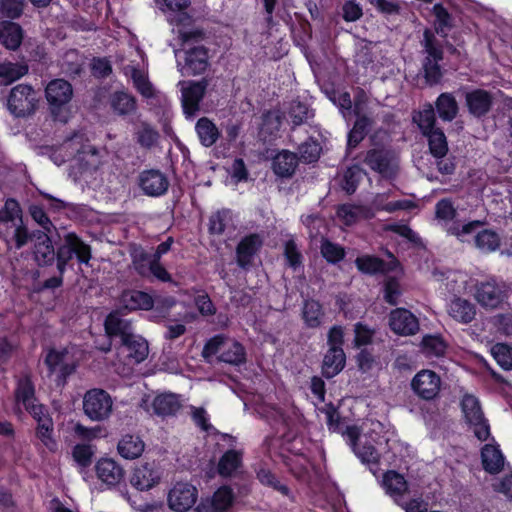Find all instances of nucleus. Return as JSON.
<instances>
[{
    "instance_id": "393cba45",
    "label": "nucleus",
    "mask_w": 512,
    "mask_h": 512,
    "mask_svg": "<svg viewBox=\"0 0 512 512\" xmlns=\"http://www.w3.org/2000/svg\"><path fill=\"white\" fill-rule=\"evenodd\" d=\"M298 162V155L296 153L282 150L273 158V171L279 177L290 178L295 173Z\"/></svg>"
},
{
    "instance_id": "5fc2aeb1",
    "label": "nucleus",
    "mask_w": 512,
    "mask_h": 512,
    "mask_svg": "<svg viewBox=\"0 0 512 512\" xmlns=\"http://www.w3.org/2000/svg\"><path fill=\"white\" fill-rule=\"evenodd\" d=\"M53 430L52 419H44L37 425L36 435L47 449L54 452L57 450V442L52 436Z\"/></svg>"
},
{
    "instance_id": "a211bd4d",
    "label": "nucleus",
    "mask_w": 512,
    "mask_h": 512,
    "mask_svg": "<svg viewBox=\"0 0 512 512\" xmlns=\"http://www.w3.org/2000/svg\"><path fill=\"white\" fill-rule=\"evenodd\" d=\"M390 261L385 262L384 260L371 255L359 256L355 260V265L359 271L365 274H377V273H388L395 270L398 266L397 259L392 253L387 252Z\"/></svg>"
},
{
    "instance_id": "39448f33",
    "label": "nucleus",
    "mask_w": 512,
    "mask_h": 512,
    "mask_svg": "<svg viewBox=\"0 0 512 512\" xmlns=\"http://www.w3.org/2000/svg\"><path fill=\"white\" fill-rule=\"evenodd\" d=\"M83 412L94 422L107 420L113 411V399L111 395L101 388H92L83 396Z\"/></svg>"
},
{
    "instance_id": "f03ea898",
    "label": "nucleus",
    "mask_w": 512,
    "mask_h": 512,
    "mask_svg": "<svg viewBox=\"0 0 512 512\" xmlns=\"http://www.w3.org/2000/svg\"><path fill=\"white\" fill-rule=\"evenodd\" d=\"M218 354V360L231 365H241L246 361L244 346L222 335L211 338L204 346L202 356L207 359Z\"/></svg>"
},
{
    "instance_id": "3c124183",
    "label": "nucleus",
    "mask_w": 512,
    "mask_h": 512,
    "mask_svg": "<svg viewBox=\"0 0 512 512\" xmlns=\"http://www.w3.org/2000/svg\"><path fill=\"white\" fill-rule=\"evenodd\" d=\"M425 57L443 60V47L442 44L436 39L434 32L430 29H425L423 32V40L421 41Z\"/></svg>"
},
{
    "instance_id": "9d476101",
    "label": "nucleus",
    "mask_w": 512,
    "mask_h": 512,
    "mask_svg": "<svg viewBox=\"0 0 512 512\" xmlns=\"http://www.w3.org/2000/svg\"><path fill=\"white\" fill-rule=\"evenodd\" d=\"M345 436L347 437V441L356 456L362 461V463L367 464L371 472L376 475L379 470L378 464L380 454L375 447L367 441L364 443L358 442L359 430L357 427H347Z\"/></svg>"
},
{
    "instance_id": "dca6fc26",
    "label": "nucleus",
    "mask_w": 512,
    "mask_h": 512,
    "mask_svg": "<svg viewBox=\"0 0 512 512\" xmlns=\"http://www.w3.org/2000/svg\"><path fill=\"white\" fill-rule=\"evenodd\" d=\"M34 258L39 266H51L57 261V248L55 249L51 238L46 232L34 231Z\"/></svg>"
},
{
    "instance_id": "ea45409f",
    "label": "nucleus",
    "mask_w": 512,
    "mask_h": 512,
    "mask_svg": "<svg viewBox=\"0 0 512 512\" xmlns=\"http://www.w3.org/2000/svg\"><path fill=\"white\" fill-rule=\"evenodd\" d=\"M22 211L18 202L14 199H7L4 207L0 209V234L5 232L15 221L20 222Z\"/></svg>"
},
{
    "instance_id": "a19ab883",
    "label": "nucleus",
    "mask_w": 512,
    "mask_h": 512,
    "mask_svg": "<svg viewBox=\"0 0 512 512\" xmlns=\"http://www.w3.org/2000/svg\"><path fill=\"white\" fill-rule=\"evenodd\" d=\"M77 136L67 139L59 147H47V153H49L50 159L56 164L61 165L71 158L75 153L79 152V149L74 148Z\"/></svg>"
},
{
    "instance_id": "f8f14e48",
    "label": "nucleus",
    "mask_w": 512,
    "mask_h": 512,
    "mask_svg": "<svg viewBox=\"0 0 512 512\" xmlns=\"http://www.w3.org/2000/svg\"><path fill=\"white\" fill-rule=\"evenodd\" d=\"M198 498L195 486L188 482H177L169 491L167 502L171 510L186 512L194 506Z\"/></svg>"
},
{
    "instance_id": "a878e982",
    "label": "nucleus",
    "mask_w": 512,
    "mask_h": 512,
    "mask_svg": "<svg viewBox=\"0 0 512 512\" xmlns=\"http://www.w3.org/2000/svg\"><path fill=\"white\" fill-rule=\"evenodd\" d=\"M243 453L239 450H228L219 459L217 472L221 477H233L242 469Z\"/></svg>"
},
{
    "instance_id": "e2e57ef3",
    "label": "nucleus",
    "mask_w": 512,
    "mask_h": 512,
    "mask_svg": "<svg viewBox=\"0 0 512 512\" xmlns=\"http://www.w3.org/2000/svg\"><path fill=\"white\" fill-rule=\"evenodd\" d=\"M298 161L304 163H313L320 157L321 147L315 140H308L302 143L299 148Z\"/></svg>"
},
{
    "instance_id": "423d86ee",
    "label": "nucleus",
    "mask_w": 512,
    "mask_h": 512,
    "mask_svg": "<svg viewBox=\"0 0 512 512\" xmlns=\"http://www.w3.org/2000/svg\"><path fill=\"white\" fill-rule=\"evenodd\" d=\"M461 409L466 423L473 429L477 439L486 441L490 436V426L479 400L471 394H465L461 400Z\"/></svg>"
},
{
    "instance_id": "58836bf2",
    "label": "nucleus",
    "mask_w": 512,
    "mask_h": 512,
    "mask_svg": "<svg viewBox=\"0 0 512 512\" xmlns=\"http://www.w3.org/2000/svg\"><path fill=\"white\" fill-rule=\"evenodd\" d=\"M200 143L205 147L214 145L220 137L219 129L207 117L200 118L195 126Z\"/></svg>"
},
{
    "instance_id": "bb28decb",
    "label": "nucleus",
    "mask_w": 512,
    "mask_h": 512,
    "mask_svg": "<svg viewBox=\"0 0 512 512\" xmlns=\"http://www.w3.org/2000/svg\"><path fill=\"white\" fill-rule=\"evenodd\" d=\"M434 110L442 121L452 122L459 113V105L452 93L444 92L437 97Z\"/></svg>"
},
{
    "instance_id": "4c0bfd02",
    "label": "nucleus",
    "mask_w": 512,
    "mask_h": 512,
    "mask_svg": "<svg viewBox=\"0 0 512 512\" xmlns=\"http://www.w3.org/2000/svg\"><path fill=\"white\" fill-rule=\"evenodd\" d=\"M436 121L434 106L430 103L425 104L422 110L413 115V122L417 124L423 135H428L434 130L440 129L436 126Z\"/></svg>"
},
{
    "instance_id": "9b49d317",
    "label": "nucleus",
    "mask_w": 512,
    "mask_h": 512,
    "mask_svg": "<svg viewBox=\"0 0 512 512\" xmlns=\"http://www.w3.org/2000/svg\"><path fill=\"white\" fill-rule=\"evenodd\" d=\"M162 474L158 463L144 462L133 469L130 484L138 491H149L160 483Z\"/></svg>"
},
{
    "instance_id": "7ed1b4c3",
    "label": "nucleus",
    "mask_w": 512,
    "mask_h": 512,
    "mask_svg": "<svg viewBox=\"0 0 512 512\" xmlns=\"http://www.w3.org/2000/svg\"><path fill=\"white\" fill-rule=\"evenodd\" d=\"M39 104V96L35 89L28 84L14 86L7 99L9 112L17 118H25L33 115Z\"/></svg>"
},
{
    "instance_id": "0eeeda50",
    "label": "nucleus",
    "mask_w": 512,
    "mask_h": 512,
    "mask_svg": "<svg viewBox=\"0 0 512 512\" xmlns=\"http://www.w3.org/2000/svg\"><path fill=\"white\" fill-rule=\"evenodd\" d=\"M363 161L370 169L386 179H394L399 172V157L391 149H371L367 151Z\"/></svg>"
},
{
    "instance_id": "69168bd1",
    "label": "nucleus",
    "mask_w": 512,
    "mask_h": 512,
    "mask_svg": "<svg viewBox=\"0 0 512 512\" xmlns=\"http://www.w3.org/2000/svg\"><path fill=\"white\" fill-rule=\"evenodd\" d=\"M131 78L137 91L145 98L154 96V88L145 73L139 69H133Z\"/></svg>"
},
{
    "instance_id": "052dcab7",
    "label": "nucleus",
    "mask_w": 512,
    "mask_h": 512,
    "mask_svg": "<svg viewBox=\"0 0 512 512\" xmlns=\"http://www.w3.org/2000/svg\"><path fill=\"white\" fill-rule=\"evenodd\" d=\"M320 250L322 256L331 264H336L345 257L344 248L328 239L322 241Z\"/></svg>"
},
{
    "instance_id": "c756f323",
    "label": "nucleus",
    "mask_w": 512,
    "mask_h": 512,
    "mask_svg": "<svg viewBox=\"0 0 512 512\" xmlns=\"http://www.w3.org/2000/svg\"><path fill=\"white\" fill-rule=\"evenodd\" d=\"M145 449V443L137 435H124L118 442L117 450L119 454L129 460L140 457Z\"/></svg>"
},
{
    "instance_id": "864d4df0",
    "label": "nucleus",
    "mask_w": 512,
    "mask_h": 512,
    "mask_svg": "<svg viewBox=\"0 0 512 512\" xmlns=\"http://www.w3.org/2000/svg\"><path fill=\"white\" fill-rule=\"evenodd\" d=\"M28 73V66L18 63L0 64V78L5 84L12 83Z\"/></svg>"
},
{
    "instance_id": "c9c22d12",
    "label": "nucleus",
    "mask_w": 512,
    "mask_h": 512,
    "mask_svg": "<svg viewBox=\"0 0 512 512\" xmlns=\"http://www.w3.org/2000/svg\"><path fill=\"white\" fill-rule=\"evenodd\" d=\"M122 303L129 310H150L154 305L153 298L148 293L138 290L124 292Z\"/></svg>"
},
{
    "instance_id": "c85d7f7f",
    "label": "nucleus",
    "mask_w": 512,
    "mask_h": 512,
    "mask_svg": "<svg viewBox=\"0 0 512 512\" xmlns=\"http://www.w3.org/2000/svg\"><path fill=\"white\" fill-rule=\"evenodd\" d=\"M345 362L346 356L343 349L329 348L323 359V376L328 379L333 378L342 371L345 366Z\"/></svg>"
},
{
    "instance_id": "680f3d73",
    "label": "nucleus",
    "mask_w": 512,
    "mask_h": 512,
    "mask_svg": "<svg viewBox=\"0 0 512 512\" xmlns=\"http://www.w3.org/2000/svg\"><path fill=\"white\" fill-rule=\"evenodd\" d=\"M441 60L425 57L422 68L424 77L429 85L437 84L442 78V71L439 65Z\"/></svg>"
},
{
    "instance_id": "a18cd8bd",
    "label": "nucleus",
    "mask_w": 512,
    "mask_h": 512,
    "mask_svg": "<svg viewBox=\"0 0 512 512\" xmlns=\"http://www.w3.org/2000/svg\"><path fill=\"white\" fill-rule=\"evenodd\" d=\"M475 246L482 252H493L500 247L499 235L490 229H484L474 237Z\"/></svg>"
},
{
    "instance_id": "7c9ffc66",
    "label": "nucleus",
    "mask_w": 512,
    "mask_h": 512,
    "mask_svg": "<svg viewBox=\"0 0 512 512\" xmlns=\"http://www.w3.org/2000/svg\"><path fill=\"white\" fill-rule=\"evenodd\" d=\"M109 103L113 112L119 116L130 115L137 109L135 97L125 91L114 92L110 96Z\"/></svg>"
},
{
    "instance_id": "f3484780",
    "label": "nucleus",
    "mask_w": 512,
    "mask_h": 512,
    "mask_svg": "<svg viewBox=\"0 0 512 512\" xmlns=\"http://www.w3.org/2000/svg\"><path fill=\"white\" fill-rule=\"evenodd\" d=\"M475 299L484 308H497L504 299V292L494 281L488 280L476 285Z\"/></svg>"
},
{
    "instance_id": "cd10ccee",
    "label": "nucleus",
    "mask_w": 512,
    "mask_h": 512,
    "mask_svg": "<svg viewBox=\"0 0 512 512\" xmlns=\"http://www.w3.org/2000/svg\"><path fill=\"white\" fill-rule=\"evenodd\" d=\"M337 216L347 226H351L361 219H371L373 211L363 205L343 204L337 210Z\"/></svg>"
},
{
    "instance_id": "37998d69",
    "label": "nucleus",
    "mask_w": 512,
    "mask_h": 512,
    "mask_svg": "<svg viewBox=\"0 0 512 512\" xmlns=\"http://www.w3.org/2000/svg\"><path fill=\"white\" fill-rule=\"evenodd\" d=\"M302 316L308 327H319L324 316L321 304L313 299L306 300L303 305Z\"/></svg>"
},
{
    "instance_id": "338daca9",
    "label": "nucleus",
    "mask_w": 512,
    "mask_h": 512,
    "mask_svg": "<svg viewBox=\"0 0 512 512\" xmlns=\"http://www.w3.org/2000/svg\"><path fill=\"white\" fill-rule=\"evenodd\" d=\"M361 180V169L358 166L349 167L343 174L341 187L347 194H353Z\"/></svg>"
},
{
    "instance_id": "6e6d98bb",
    "label": "nucleus",
    "mask_w": 512,
    "mask_h": 512,
    "mask_svg": "<svg viewBox=\"0 0 512 512\" xmlns=\"http://www.w3.org/2000/svg\"><path fill=\"white\" fill-rule=\"evenodd\" d=\"M34 392V385L31 378L28 375L23 376L19 380L15 392L17 401L21 402L24 407L30 405L32 402H35Z\"/></svg>"
},
{
    "instance_id": "4468645a",
    "label": "nucleus",
    "mask_w": 512,
    "mask_h": 512,
    "mask_svg": "<svg viewBox=\"0 0 512 512\" xmlns=\"http://www.w3.org/2000/svg\"><path fill=\"white\" fill-rule=\"evenodd\" d=\"M138 185L145 195L159 197L167 192L169 180L160 170L149 169L139 174Z\"/></svg>"
},
{
    "instance_id": "de8ad7c7",
    "label": "nucleus",
    "mask_w": 512,
    "mask_h": 512,
    "mask_svg": "<svg viewBox=\"0 0 512 512\" xmlns=\"http://www.w3.org/2000/svg\"><path fill=\"white\" fill-rule=\"evenodd\" d=\"M234 493L231 487L222 486L212 496L210 507L215 512H225L233 504Z\"/></svg>"
},
{
    "instance_id": "e433bc0d",
    "label": "nucleus",
    "mask_w": 512,
    "mask_h": 512,
    "mask_svg": "<svg viewBox=\"0 0 512 512\" xmlns=\"http://www.w3.org/2000/svg\"><path fill=\"white\" fill-rule=\"evenodd\" d=\"M484 469L491 473H498L504 465V457L500 449L494 445L486 444L481 451Z\"/></svg>"
},
{
    "instance_id": "4be33fe9",
    "label": "nucleus",
    "mask_w": 512,
    "mask_h": 512,
    "mask_svg": "<svg viewBox=\"0 0 512 512\" xmlns=\"http://www.w3.org/2000/svg\"><path fill=\"white\" fill-rule=\"evenodd\" d=\"M22 27L12 21L4 20L0 22V43L9 50H17L23 40Z\"/></svg>"
},
{
    "instance_id": "2eb2a0df",
    "label": "nucleus",
    "mask_w": 512,
    "mask_h": 512,
    "mask_svg": "<svg viewBox=\"0 0 512 512\" xmlns=\"http://www.w3.org/2000/svg\"><path fill=\"white\" fill-rule=\"evenodd\" d=\"M389 326L400 336L415 335L420 329L418 318L405 308H396L390 312Z\"/></svg>"
},
{
    "instance_id": "20e7f679",
    "label": "nucleus",
    "mask_w": 512,
    "mask_h": 512,
    "mask_svg": "<svg viewBox=\"0 0 512 512\" xmlns=\"http://www.w3.org/2000/svg\"><path fill=\"white\" fill-rule=\"evenodd\" d=\"M45 96L54 120L67 122L66 106L73 97L72 85L64 79H54L47 84Z\"/></svg>"
},
{
    "instance_id": "6e6552de",
    "label": "nucleus",
    "mask_w": 512,
    "mask_h": 512,
    "mask_svg": "<svg viewBox=\"0 0 512 512\" xmlns=\"http://www.w3.org/2000/svg\"><path fill=\"white\" fill-rule=\"evenodd\" d=\"M209 81L202 78L199 81H180L181 103L186 117H194L200 110V102L203 100Z\"/></svg>"
},
{
    "instance_id": "8fccbe9b",
    "label": "nucleus",
    "mask_w": 512,
    "mask_h": 512,
    "mask_svg": "<svg viewBox=\"0 0 512 512\" xmlns=\"http://www.w3.org/2000/svg\"><path fill=\"white\" fill-rule=\"evenodd\" d=\"M287 113L294 127L307 123L314 116L313 110L300 101H292Z\"/></svg>"
},
{
    "instance_id": "774afa93",
    "label": "nucleus",
    "mask_w": 512,
    "mask_h": 512,
    "mask_svg": "<svg viewBox=\"0 0 512 512\" xmlns=\"http://www.w3.org/2000/svg\"><path fill=\"white\" fill-rule=\"evenodd\" d=\"M93 455L94 451L89 444H77L72 451L74 461L82 468H86L92 464Z\"/></svg>"
},
{
    "instance_id": "c03bdc74",
    "label": "nucleus",
    "mask_w": 512,
    "mask_h": 512,
    "mask_svg": "<svg viewBox=\"0 0 512 512\" xmlns=\"http://www.w3.org/2000/svg\"><path fill=\"white\" fill-rule=\"evenodd\" d=\"M131 258L135 271L143 277H149L154 260L152 254L147 253L142 247H135L131 252Z\"/></svg>"
},
{
    "instance_id": "603ef678",
    "label": "nucleus",
    "mask_w": 512,
    "mask_h": 512,
    "mask_svg": "<svg viewBox=\"0 0 512 512\" xmlns=\"http://www.w3.org/2000/svg\"><path fill=\"white\" fill-rule=\"evenodd\" d=\"M158 131L149 123L142 122L136 131L137 143L146 149L153 147L159 139Z\"/></svg>"
},
{
    "instance_id": "5701e85b",
    "label": "nucleus",
    "mask_w": 512,
    "mask_h": 512,
    "mask_svg": "<svg viewBox=\"0 0 512 512\" xmlns=\"http://www.w3.org/2000/svg\"><path fill=\"white\" fill-rule=\"evenodd\" d=\"M96 473L98 478L107 485H116L124 477L123 468L116 461L108 458L97 462Z\"/></svg>"
},
{
    "instance_id": "1a4fd4ad",
    "label": "nucleus",
    "mask_w": 512,
    "mask_h": 512,
    "mask_svg": "<svg viewBox=\"0 0 512 512\" xmlns=\"http://www.w3.org/2000/svg\"><path fill=\"white\" fill-rule=\"evenodd\" d=\"M177 66L183 76H195L202 74L209 66L208 50L204 46L189 47L183 51V57L179 56Z\"/></svg>"
},
{
    "instance_id": "2f4dec72",
    "label": "nucleus",
    "mask_w": 512,
    "mask_h": 512,
    "mask_svg": "<svg viewBox=\"0 0 512 512\" xmlns=\"http://www.w3.org/2000/svg\"><path fill=\"white\" fill-rule=\"evenodd\" d=\"M383 486L386 493L399 503L401 498L408 490V485L405 478L396 471H387L383 476Z\"/></svg>"
},
{
    "instance_id": "f704fd0d",
    "label": "nucleus",
    "mask_w": 512,
    "mask_h": 512,
    "mask_svg": "<svg viewBox=\"0 0 512 512\" xmlns=\"http://www.w3.org/2000/svg\"><path fill=\"white\" fill-rule=\"evenodd\" d=\"M152 407L155 414L165 417L175 415L181 404L175 394L165 393L155 397Z\"/></svg>"
},
{
    "instance_id": "ddd939ff",
    "label": "nucleus",
    "mask_w": 512,
    "mask_h": 512,
    "mask_svg": "<svg viewBox=\"0 0 512 512\" xmlns=\"http://www.w3.org/2000/svg\"><path fill=\"white\" fill-rule=\"evenodd\" d=\"M413 392L423 400H433L441 389V378L432 370L419 371L411 381Z\"/></svg>"
},
{
    "instance_id": "72a5a7b5",
    "label": "nucleus",
    "mask_w": 512,
    "mask_h": 512,
    "mask_svg": "<svg viewBox=\"0 0 512 512\" xmlns=\"http://www.w3.org/2000/svg\"><path fill=\"white\" fill-rule=\"evenodd\" d=\"M2 236L7 242L13 241L16 249L24 247L29 240L34 239L33 233H29L27 227L23 223L22 217L20 222L15 221L8 229H5Z\"/></svg>"
},
{
    "instance_id": "aec40b11",
    "label": "nucleus",
    "mask_w": 512,
    "mask_h": 512,
    "mask_svg": "<svg viewBox=\"0 0 512 512\" xmlns=\"http://www.w3.org/2000/svg\"><path fill=\"white\" fill-rule=\"evenodd\" d=\"M105 331L111 338H120L121 343L134 334V328L129 319L119 311L111 312L105 319Z\"/></svg>"
},
{
    "instance_id": "49530a36",
    "label": "nucleus",
    "mask_w": 512,
    "mask_h": 512,
    "mask_svg": "<svg viewBox=\"0 0 512 512\" xmlns=\"http://www.w3.org/2000/svg\"><path fill=\"white\" fill-rule=\"evenodd\" d=\"M428 139L429 151L435 158H444L448 153L447 138L443 130L437 129L428 135H424Z\"/></svg>"
},
{
    "instance_id": "0e129e2a",
    "label": "nucleus",
    "mask_w": 512,
    "mask_h": 512,
    "mask_svg": "<svg viewBox=\"0 0 512 512\" xmlns=\"http://www.w3.org/2000/svg\"><path fill=\"white\" fill-rule=\"evenodd\" d=\"M491 354L503 369L512 370V348L510 346L497 343L492 346Z\"/></svg>"
},
{
    "instance_id": "4d7b16f0",
    "label": "nucleus",
    "mask_w": 512,
    "mask_h": 512,
    "mask_svg": "<svg viewBox=\"0 0 512 512\" xmlns=\"http://www.w3.org/2000/svg\"><path fill=\"white\" fill-rule=\"evenodd\" d=\"M457 216V210L450 198H443L435 205V219L447 225Z\"/></svg>"
},
{
    "instance_id": "6ab92c4d",
    "label": "nucleus",
    "mask_w": 512,
    "mask_h": 512,
    "mask_svg": "<svg viewBox=\"0 0 512 512\" xmlns=\"http://www.w3.org/2000/svg\"><path fill=\"white\" fill-rule=\"evenodd\" d=\"M493 96L484 89H475L465 94V102L468 112L476 117L486 116L493 105Z\"/></svg>"
},
{
    "instance_id": "f257e3e1",
    "label": "nucleus",
    "mask_w": 512,
    "mask_h": 512,
    "mask_svg": "<svg viewBox=\"0 0 512 512\" xmlns=\"http://www.w3.org/2000/svg\"><path fill=\"white\" fill-rule=\"evenodd\" d=\"M76 257L80 264L88 265L92 258L89 244L84 242L75 232H67L57 246V270L64 274L69 262Z\"/></svg>"
},
{
    "instance_id": "13d9d810",
    "label": "nucleus",
    "mask_w": 512,
    "mask_h": 512,
    "mask_svg": "<svg viewBox=\"0 0 512 512\" xmlns=\"http://www.w3.org/2000/svg\"><path fill=\"white\" fill-rule=\"evenodd\" d=\"M422 350L429 357H439L444 354L446 344L440 336L427 335L423 337Z\"/></svg>"
},
{
    "instance_id": "09e8293b",
    "label": "nucleus",
    "mask_w": 512,
    "mask_h": 512,
    "mask_svg": "<svg viewBox=\"0 0 512 512\" xmlns=\"http://www.w3.org/2000/svg\"><path fill=\"white\" fill-rule=\"evenodd\" d=\"M433 13L435 15V32L441 37L446 38L448 36V32L453 27L452 16L441 4L434 5Z\"/></svg>"
},
{
    "instance_id": "bf43d9fd",
    "label": "nucleus",
    "mask_w": 512,
    "mask_h": 512,
    "mask_svg": "<svg viewBox=\"0 0 512 512\" xmlns=\"http://www.w3.org/2000/svg\"><path fill=\"white\" fill-rule=\"evenodd\" d=\"M483 225L484 222L480 220L470 221L463 225L453 223L452 225L446 228V231L449 235L457 237V239L460 240L461 242H465L467 235L474 233L476 229Z\"/></svg>"
},
{
    "instance_id": "473e14b6",
    "label": "nucleus",
    "mask_w": 512,
    "mask_h": 512,
    "mask_svg": "<svg viewBox=\"0 0 512 512\" xmlns=\"http://www.w3.org/2000/svg\"><path fill=\"white\" fill-rule=\"evenodd\" d=\"M122 346L127 349V356L135 363L144 361L149 353L147 341L140 335L133 334L131 337L123 341Z\"/></svg>"
},
{
    "instance_id": "79ce46f5",
    "label": "nucleus",
    "mask_w": 512,
    "mask_h": 512,
    "mask_svg": "<svg viewBox=\"0 0 512 512\" xmlns=\"http://www.w3.org/2000/svg\"><path fill=\"white\" fill-rule=\"evenodd\" d=\"M66 355V351L50 350L47 353L44 362L47 365L50 374L59 371L60 376L65 378L73 372L74 368L64 363Z\"/></svg>"
},
{
    "instance_id": "b1692460",
    "label": "nucleus",
    "mask_w": 512,
    "mask_h": 512,
    "mask_svg": "<svg viewBox=\"0 0 512 512\" xmlns=\"http://www.w3.org/2000/svg\"><path fill=\"white\" fill-rule=\"evenodd\" d=\"M449 316L462 324L472 322L476 315V308L470 301L455 297L451 300L447 308Z\"/></svg>"
},
{
    "instance_id": "412c9836",
    "label": "nucleus",
    "mask_w": 512,
    "mask_h": 512,
    "mask_svg": "<svg viewBox=\"0 0 512 512\" xmlns=\"http://www.w3.org/2000/svg\"><path fill=\"white\" fill-rule=\"evenodd\" d=\"M262 238L258 234L244 237L236 248V262L239 267L246 269L252 264L254 256L262 246Z\"/></svg>"
}]
</instances>
